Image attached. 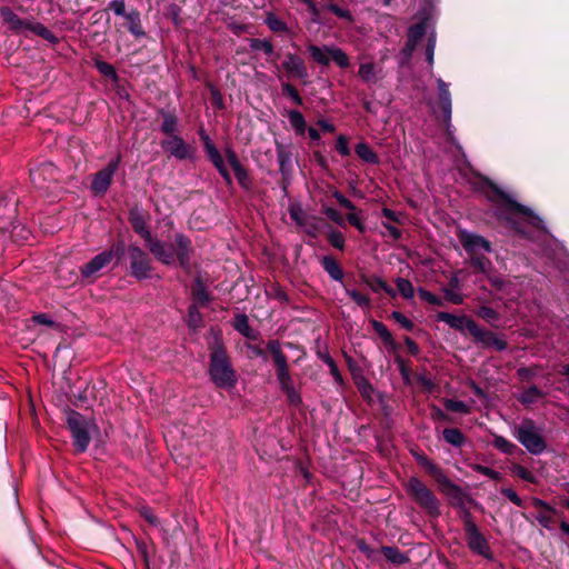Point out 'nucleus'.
<instances>
[{
    "label": "nucleus",
    "instance_id": "f257e3e1",
    "mask_svg": "<svg viewBox=\"0 0 569 569\" xmlns=\"http://www.w3.org/2000/svg\"><path fill=\"white\" fill-rule=\"evenodd\" d=\"M148 212L139 207H133L128 212V220L132 230L139 234L148 251L163 266H173L176 262L186 272L191 270V260L194 256V248L191 238L182 232L173 236V241L167 244L164 241L152 236L147 226Z\"/></svg>",
    "mask_w": 569,
    "mask_h": 569
},
{
    "label": "nucleus",
    "instance_id": "f03ea898",
    "mask_svg": "<svg viewBox=\"0 0 569 569\" xmlns=\"http://www.w3.org/2000/svg\"><path fill=\"white\" fill-rule=\"evenodd\" d=\"M478 177L479 182L477 190L480 191L488 201L493 203L496 218L507 228L526 239L530 238L527 224L539 231H546L543 220L529 207L515 200L490 178L483 174H478Z\"/></svg>",
    "mask_w": 569,
    "mask_h": 569
},
{
    "label": "nucleus",
    "instance_id": "7ed1b4c3",
    "mask_svg": "<svg viewBox=\"0 0 569 569\" xmlns=\"http://www.w3.org/2000/svg\"><path fill=\"white\" fill-rule=\"evenodd\" d=\"M208 375L210 381L219 389L230 390L238 383L237 371L221 340L209 343Z\"/></svg>",
    "mask_w": 569,
    "mask_h": 569
},
{
    "label": "nucleus",
    "instance_id": "20e7f679",
    "mask_svg": "<svg viewBox=\"0 0 569 569\" xmlns=\"http://www.w3.org/2000/svg\"><path fill=\"white\" fill-rule=\"evenodd\" d=\"M1 23L7 28V31L13 34H20L28 30L38 37L44 39L51 44H58L59 38L40 22H33L28 19L19 17L10 7H0Z\"/></svg>",
    "mask_w": 569,
    "mask_h": 569
},
{
    "label": "nucleus",
    "instance_id": "39448f33",
    "mask_svg": "<svg viewBox=\"0 0 569 569\" xmlns=\"http://www.w3.org/2000/svg\"><path fill=\"white\" fill-rule=\"evenodd\" d=\"M66 423L71 433L74 452H86L91 442V433L99 431L96 421L73 409H68L66 412Z\"/></svg>",
    "mask_w": 569,
    "mask_h": 569
},
{
    "label": "nucleus",
    "instance_id": "423d86ee",
    "mask_svg": "<svg viewBox=\"0 0 569 569\" xmlns=\"http://www.w3.org/2000/svg\"><path fill=\"white\" fill-rule=\"evenodd\" d=\"M403 488L408 497L429 517H440V500L420 478L409 477L403 483Z\"/></svg>",
    "mask_w": 569,
    "mask_h": 569
},
{
    "label": "nucleus",
    "instance_id": "0eeeda50",
    "mask_svg": "<svg viewBox=\"0 0 569 569\" xmlns=\"http://www.w3.org/2000/svg\"><path fill=\"white\" fill-rule=\"evenodd\" d=\"M267 350L271 357L277 380L280 385V389L283 393H287L295 388V382L290 373L288 357L282 350L280 340L270 339L267 341Z\"/></svg>",
    "mask_w": 569,
    "mask_h": 569
},
{
    "label": "nucleus",
    "instance_id": "6e6552de",
    "mask_svg": "<svg viewBox=\"0 0 569 569\" xmlns=\"http://www.w3.org/2000/svg\"><path fill=\"white\" fill-rule=\"evenodd\" d=\"M129 274L138 281L149 279L153 271L149 253L137 243L128 246Z\"/></svg>",
    "mask_w": 569,
    "mask_h": 569
},
{
    "label": "nucleus",
    "instance_id": "1a4fd4ad",
    "mask_svg": "<svg viewBox=\"0 0 569 569\" xmlns=\"http://www.w3.org/2000/svg\"><path fill=\"white\" fill-rule=\"evenodd\" d=\"M198 134H199L200 141L203 144V149H204L208 160L211 162L213 168L221 176L226 186L231 187L233 184V179H232V176L224 162V159L202 126L199 127Z\"/></svg>",
    "mask_w": 569,
    "mask_h": 569
},
{
    "label": "nucleus",
    "instance_id": "9d476101",
    "mask_svg": "<svg viewBox=\"0 0 569 569\" xmlns=\"http://www.w3.org/2000/svg\"><path fill=\"white\" fill-rule=\"evenodd\" d=\"M517 440L531 453L538 456L545 451L547 443L543 437L537 431L532 420H525L516 429Z\"/></svg>",
    "mask_w": 569,
    "mask_h": 569
},
{
    "label": "nucleus",
    "instance_id": "9b49d317",
    "mask_svg": "<svg viewBox=\"0 0 569 569\" xmlns=\"http://www.w3.org/2000/svg\"><path fill=\"white\" fill-rule=\"evenodd\" d=\"M439 490L448 497L449 505L459 510L466 506V502H469L475 508H480L481 506L469 495H467L460 486L450 480L447 475L442 476L438 481Z\"/></svg>",
    "mask_w": 569,
    "mask_h": 569
},
{
    "label": "nucleus",
    "instance_id": "f8f14e48",
    "mask_svg": "<svg viewBox=\"0 0 569 569\" xmlns=\"http://www.w3.org/2000/svg\"><path fill=\"white\" fill-rule=\"evenodd\" d=\"M121 161L122 157L118 153L106 167L93 174L90 189L96 196H103L109 190Z\"/></svg>",
    "mask_w": 569,
    "mask_h": 569
},
{
    "label": "nucleus",
    "instance_id": "ddd939ff",
    "mask_svg": "<svg viewBox=\"0 0 569 569\" xmlns=\"http://www.w3.org/2000/svg\"><path fill=\"white\" fill-rule=\"evenodd\" d=\"M223 159L224 162H228L229 166L231 167L240 188L246 192L252 191L254 188L253 177L250 173L249 169L242 164V162L239 159V156L231 147L224 149Z\"/></svg>",
    "mask_w": 569,
    "mask_h": 569
},
{
    "label": "nucleus",
    "instance_id": "4468645a",
    "mask_svg": "<svg viewBox=\"0 0 569 569\" xmlns=\"http://www.w3.org/2000/svg\"><path fill=\"white\" fill-rule=\"evenodd\" d=\"M465 539L467 547L472 553L481 556L482 558L490 561L495 559L490 545L483 533L480 531L479 527L466 530Z\"/></svg>",
    "mask_w": 569,
    "mask_h": 569
},
{
    "label": "nucleus",
    "instance_id": "2eb2a0df",
    "mask_svg": "<svg viewBox=\"0 0 569 569\" xmlns=\"http://www.w3.org/2000/svg\"><path fill=\"white\" fill-rule=\"evenodd\" d=\"M160 146L166 152L178 160H191L196 153V149L179 134L161 140Z\"/></svg>",
    "mask_w": 569,
    "mask_h": 569
},
{
    "label": "nucleus",
    "instance_id": "dca6fc26",
    "mask_svg": "<svg viewBox=\"0 0 569 569\" xmlns=\"http://www.w3.org/2000/svg\"><path fill=\"white\" fill-rule=\"evenodd\" d=\"M282 69L289 78L301 80L303 84L308 83V68L305 60L292 52H287L284 60L279 64V69Z\"/></svg>",
    "mask_w": 569,
    "mask_h": 569
},
{
    "label": "nucleus",
    "instance_id": "f3484780",
    "mask_svg": "<svg viewBox=\"0 0 569 569\" xmlns=\"http://www.w3.org/2000/svg\"><path fill=\"white\" fill-rule=\"evenodd\" d=\"M458 239L463 247L465 251L472 257L480 254V251L491 252V242L480 234L461 230L458 232Z\"/></svg>",
    "mask_w": 569,
    "mask_h": 569
},
{
    "label": "nucleus",
    "instance_id": "a211bd4d",
    "mask_svg": "<svg viewBox=\"0 0 569 569\" xmlns=\"http://www.w3.org/2000/svg\"><path fill=\"white\" fill-rule=\"evenodd\" d=\"M471 336L476 343H480L482 348H493L497 351H505L508 347L506 340L499 338L490 330L479 327L477 322H471Z\"/></svg>",
    "mask_w": 569,
    "mask_h": 569
},
{
    "label": "nucleus",
    "instance_id": "6ab92c4d",
    "mask_svg": "<svg viewBox=\"0 0 569 569\" xmlns=\"http://www.w3.org/2000/svg\"><path fill=\"white\" fill-rule=\"evenodd\" d=\"M59 178V169L51 162L40 163L30 169V180L38 189L47 188V183L57 181Z\"/></svg>",
    "mask_w": 569,
    "mask_h": 569
},
{
    "label": "nucleus",
    "instance_id": "aec40b11",
    "mask_svg": "<svg viewBox=\"0 0 569 569\" xmlns=\"http://www.w3.org/2000/svg\"><path fill=\"white\" fill-rule=\"evenodd\" d=\"M438 321L447 323L450 328L463 333L467 330L471 335V322H476L467 316H456L449 312L440 311L436 315Z\"/></svg>",
    "mask_w": 569,
    "mask_h": 569
},
{
    "label": "nucleus",
    "instance_id": "412c9836",
    "mask_svg": "<svg viewBox=\"0 0 569 569\" xmlns=\"http://www.w3.org/2000/svg\"><path fill=\"white\" fill-rule=\"evenodd\" d=\"M249 47L252 51H263L267 56V61L272 64L276 69H279L278 60L280 59V54L274 52L273 44L268 39L260 38H250Z\"/></svg>",
    "mask_w": 569,
    "mask_h": 569
},
{
    "label": "nucleus",
    "instance_id": "4be33fe9",
    "mask_svg": "<svg viewBox=\"0 0 569 569\" xmlns=\"http://www.w3.org/2000/svg\"><path fill=\"white\" fill-rule=\"evenodd\" d=\"M532 503L536 508H539L545 511L537 516V521L543 528L550 530L552 528V522H553L552 517H560V512L555 507H552L550 503H548L547 501L541 500L539 498H533Z\"/></svg>",
    "mask_w": 569,
    "mask_h": 569
},
{
    "label": "nucleus",
    "instance_id": "5701e85b",
    "mask_svg": "<svg viewBox=\"0 0 569 569\" xmlns=\"http://www.w3.org/2000/svg\"><path fill=\"white\" fill-rule=\"evenodd\" d=\"M437 84L439 90V109L442 112L443 122L449 123L451 120V94L449 91V86L441 78L437 80Z\"/></svg>",
    "mask_w": 569,
    "mask_h": 569
},
{
    "label": "nucleus",
    "instance_id": "b1692460",
    "mask_svg": "<svg viewBox=\"0 0 569 569\" xmlns=\"http://www.w3.org/2000/svg\"><path fill=\"white\" fill-rule=\"evenodd\" d=\"M191 296L192 303L200 305L201 307H207L212 300V297L208 292L204 280L201 274H197L193 278Z\"/></svg>",
    "mask_w": 569,
    "mask_h": 569
},
{
    "label": "nucleus",
    "instance_id": "393cba45",
    "mask_svg": "<svg viewBox=\"0 0 569 569\" xmlns=\"http://www.w3.org/2000/svg\"><path fill=\"white\" fill-rule=\"evenodd\" d=\"M110 262V253L103 250L81 267V274L83 278H90Z\"/></svg>",
    "mask_w": 569,
    "mask_h": 569
},
{
    "label": "nucleus",
    "instance_id": "a878e982",
    "mask_svg": "<svg viewBox=\"0 0 569 569\" xmlns=\"http://www.w3.org/2000/svg\"><path fill=\"white\" fill-rule=\"evenodd\" d=\"M231 325L236 331L249 340H258L260 337L259 331L250 326L249 318L246 313H236Z\"/></svg>",
    "mask_w": 569,
    "mask_h": 569
},
{
    "label": "nucleus",
    "instance_id": "bb28decb",
    "mask_svg": "<svg viewBox=\"0 0 569 569\" xmlns=\"http://www.w3.org/2000/svg\"><path fill=\"white\" fill-rule=\"evenodd\" d=\"M158 116L162 119L160 131L168 137L178 136L176 132L178 131L179 119L174 111L160 109Z\"/></svg>",
    "mask_w": 569,
    "mask_h": 569
},
{
    "label": "nucleus",
    "instance_id": "cd10ccee",
    "mask_svg": "<svg viewBox=\"0 0 569 569\" xmlns=\"http://www.w3.org/2000/svg\"><path fill=\"white\" fill-rule=\"evenodd\" d=\"M127 20V30L136 38L140 39L147 36L140 18V12L138 9L132 8L128 14H126Z\"/></svg>",
    "mask_w": 569,
    "mask_h": 569
},
{
    "label": "nucleus",
    "instance_id": "c85d7f7f",
    "mask_svg": "<svg viewBox=\"0 0 569 569\" xmlns=\"http://www.w3.org/2000/svg\"><path fill=\"white\" fill-rule=\"evenodd\" d=\"M321 267L329 274V277L335 280L342 282L345 278V272L341 266L332 256H323L320 260Z\"/></svg>",
    "mask_w": 569,
    "mask_h": 569
},
{
    "label": "nucleus",
    "instance_id": "c756f323",
    "mask_svg": "<svg viewBox=\"0 0 569 569\" xmlns=\"http://www.w3.org/2000/svg\"><path fill=\"white\" fill-rule=\"evenodd\" d=\"M276 152H277V161L279 164V171L282 174L283 180H286L292 171L291 166V153L286 150L283 144L277 143L276 144Z\"/></svg>",
    "mask_w": 569,
    "mask_h": 569
},
{
    "label": "nucleus",
    "instance_id": "7c9ffc66",
    "mask_svg": "<svg viewBox=\"0 0 569 569\" xmlns=\"http://www.w3.org/2000/svg\"><path fill=\"white\" fill-rule=\"evenodd\" d=\"M370 325H371L372 329L375 330V332L381 338L382 342L387 347H389L392 351H396L399 349V345L396 342V340L393 339V336L391 335V332L389 331V329L387 328V326L383 322L372 319L370 321Z\"/></svg>",
    "mask_w": 569,
    "mask_h": 569
},
{
    "label": "nucleus",
    "instance_id": "2f4dec72",
    "mask_svg": "<svg viewBox=\"0 0 569 569\" xmlns=\"http://www.w3.org/2000/svg\"><path fill=\"white\" fill-rule=\"evenodd\" d=\"M308 52L310 53V57L312 60L323 67H328L330 64V53L331 46H317L313 43H310L307 47Z\"/></svg>",
    "mask_w": 569,
    "mask_h": 569
},
{
    "label": "nucleus",
    "instance_id": "473e14b6",
    "mask_svg": "<svg viewBox=\"0 0 569 569\" xmlns=\"http://www.w3.org/2000/svg\"><path fill=\"white\" fill-rule=\"evenodd\" d=\"M380 552L389 562L396 566L406 565L410 561L409 557L395 546H381Z\"/></svg>",
    "mask_w": 569,
    "mask_h": 569
},
{
    "label": "nucleus",
    "instance_id": "72a5a7b5",
    "mask_svg": "<svg viewBox=\"0 0 569 569\" xmlns=\"http://www.w3.org/2000/svg\"><path fill=\"white\" fill-rule=\"evenodd\" d=\"M417 462L425 468L426 472L437 482L442 476H445V471L432 460H430L426 455H418L416 457Z\"/></svg>",
    "mask_w": 569,
    "mask_h": 569
},
{
    "label": "nucleus",
    "instance_id": "f704fd0d",
    "mask_svg": "<svg viewBox=\"0 0 569 569\" xmlns=\"http://www.w3.org/2000/svg\"><path fill=\"white\" fill-rule=\"evenodd\" d=\"M470 266L473 268V272H480L485 276H488L491 271H493V264L489 258L485 254H473L470 257Z\"/></svg>",
    "mask_w": 569,
    "mask_h": 569
},
{
    "label": "nucleus",
    "instance_id": "c9c22d12",
    "mask_svg": "<svg viewBox=\"0 0 569 569\" xmlns=\"http://www.w3.org/2000/svg\"><path fill=\"white\" fill-rule=\"evenodd\" d=\"M356 154L366 163L378 164L380 159L367 142H359L355 148Z\"/></svg>",
    "mask_w": 569,
    "mask_h": 569
},
{
    "label": "nucleus",
    "instance_id": "e433bc0d",
    "mask_svg": "<svg viewBox=\"0 0 569 569\" xmlns=\"http://www.w3.org/2000/svg\"><path fill=\"white\" fill-rule=\"evenodd\" d=\"M428 20V17H425L419 22L410 26L407 33V40L418 44L427 32Z\"/></svg>",
    "mask_w": 569,
    "mask_h": 569
},
{
    "label": "nucleus",
    "instance_id": "4c0bfd02",
    "mask_svg": "<svg viewBox=\"0 0 569 569\" xmlns=\"http://www.w3.org/2000/svg\"><path fill=\"white\" fill-rule=\"evenodd\" d=\"M287 118L297 136H305L307 131V122L303 114L299 110H289Z\"/></svg>",
    "mask_w": 569,
    "mask_h": 569
},
{
    "label": "nucleus",
    "instance_id": "58836bf2",
    "mask_svg": "<svg viewBox=\"0 0 569 569\" xmlns=\"http://www.w3.org/2000/svg\"><path fill=\"white\" fill-rule=\"evenodd\" d=\"M442 437L447 443L456 448H461L467 442L466 436L458 428H446L442 431Z\"/></svg>",
    "mask_w": 569,
    "mask_h": 569
},
{
    "label": "nucleus",
    "instance_id": "ea45409f",
    "mask_svg": "<svg viewBox=\"0 0 569 569\" xmlns=\"http://www.w3.org/2000/svg\"><path fill=\"white\" fill-rule=\"evenodd\" d=\"M543 397L545 392L540 388L537 386H530L521 392L518 397V401L523 406H530Z\"/></svg>",
    "mask_w": 569,
    "mask_h": 569
},
{
    "label": "nucleus",
    "instance_id": "a19ab883",
    "mask_svg": "<svg viewBox=\"0 0 569 569\" xmlns=\"http://www.w3.org/2000/svg\"><path fill=\"white\" fill-rule=\"evenodd\" d=\"M93 66L103 77L110 79L113 83H118L120 81V77L111 63L101 59H96Z\"/></svg>",
    "mask_w": 569,
    "mask_h": 569
},
{
    "label": "nucleus",
    "instance_id": "79ce46f5",
    "mask_svg": "<svg viewBox=\"0 0 569 569\" xmlns=\"http://www.w3.org/2000/svg\"><path fill=\"white\" fill-rule=\"evenodd\" d=\"M104 251L110 253V261L116 259V264H119L124 254H128V246L122 238H118L110 248Z\"/></svg>",
    "mask_w": 569,
    "mask_h": 569
},
{
    "label": "nucleus",
    "instance_id": "37998d69",
    "mask_svg": "<svg viewBox=\"0 0 569 569\" xmlns=\"http://www.w3.org/2000/svg\"><path fill=\"white\" fill-rule=\"evenodd\" d=\"M199 308H202L200 305L191 303L188 307V316H187V326L190 329H198L202 326L203 318L201 312L199 311Z\"/></svg>",
    "mask_w": 569,
    "mask_h": 569
},
{
    "label": "nucleus",
    "instance_id": "c03bdc74",
    "mask_svg": "<svg viewBox=\"0 0 569 569\" xmlns=\"http://www.w3.org/2000/svg\"><path fill=\"white\" fill-rule=\"evenodd\" d=\"M358 76L368 84H375L378 81L376 66L373 62L361 63L358 70Z\"/></svg>",
    "mask_w": 569,
    "mask_h": 569
},
{
    "label": "nucleus",
    "instance_id": "a18cd8bd",
    "mask_svg": "<svg viewBox=\"0 0 569 569\" xmlns=\"http://www.w3.org/2000/svg\"><path fill=\"white\" fill-rule=\"evenodd\" d=\"M492 445L496 449L500 450L501 452L506 455H513L517 451H521L517 445L509 441L502 436L496 435L492 441Z\"/></svg>",
    "mask_w": 569,
    "mask_h": 569
},
{
    "label": "nucleus",
    "instance_id": "49530a36",
    "mask_svg": "<svg viewBox=\"0 0 569 569\" xmlns=\"http://www.w3.org/2000/svg\"><path fill=\"white\" fill-rule=\"evenodd\" d=\"M343 288H345V291L346 293L351 298V300L357 303L360 308L362 309H371L372 307V303H371V299L359 292L358 290L356 289H350L348 287V284H343Z\"/></svg>",
    "mask_w": 569,
    "mask_h": 569
},
{
    "label": "nucleus",
    "instance_id": "de8ad7c7",
    "mask_svg": "<svg viewBox=\"0 0 569 569\" xmlns=\"http://www.w3.org/2000/svg\"><path fill=\"white\" fill-rule=\"evenodd\" d=\"M330 60H332L341 69H348L351 66L348 54L339 47L331 46Z\"/></svg>",
    "mask_w": 569,
    "mask_h": 569
},
{
    "label": "nucleus",
    "instance_id": "09e8293b",
    "mask_svg": "<svg viewBox=\"0 0 569 569\" xmlns=\"http://www.w3.org/2000/svg\"><path fill=\"white\" fill-rule=\"evenodd\" d=\"M318 358L323 361L330 369V373L337 382H342V375L335 361V359L327 352L318 351Z\"/></svg>",
    "mask_w": 569,
    "mask_h": 569
},
{
    "label": "nucleus",
    "instance_id": "8fccbe9b",
    "mask_svg": "<svg viewBox=\"0 0 569 569\" xmlns=\"http://www.w3.org/2000/svg\"><path fill=\"white\" fill-rule=\"evenodd\" d=\"M281 93L282 96L289 98L296 106L302 107L303 99L300 96L298 89L290 82L281 83Z\"/></svg>",
    "mask_w": 569,
    "mask_h": 569
},
{
    "label": "nucleus",
    "instance_id": "3c124183",
    "mask_svg": "<svg viewBox=\"0 0 569 569\" xmlns=\"http://www.w3.org/2000/svg\"><path fill=\"white\" fill-rule=\"evenodd\" d=\"M361 282L368 286L373 292H380L387 289V282L379 276L361 274Z\"/></svg>",
    "mask_w": 569,
    "mask_h": 569
},
{
    "label": "nucleus",
    "instance_id": "603ef678",
    "mask_svg": "<svg viewBox=\"0 0 569 569\" xmlns=\"http://www.w3.org/2000/svg\"><path fill=\"white\" fill-rule=\"evenodd\" d=\"M397 290L405 299H412L415 296V288L409 279L398 277L395 280Z\"/></svg>",
    "mask_w": 569,
    "mask_h": 569
},
{
    "label": "nucleus",
    "instance_id": "864d4df0",
    "mask_svg": "<svg viewBox=\"0 0 569 569\" xmlns=\"http://www.w3.org/2000/svg\"><path fill=\"white\" fill-rule=\"evenodd\" d=\"M443 406L448 411L451 412H458L462 415H468L470 412L469 406L461 400L446 398L443 399Z\"/></svg>",
    "mask_w": 569,
    "mask_h": 569
},
{
    "label": "nucleus",
    "instance_id": "5fc2aeb1",
    "mask_svg": "<svg viewBox=\"0 0 569 569\" xmlns=\"http://www.w3.org/2000/svg\"><path fill=\"white\" fill-rule=\"evenodd\" d=\"M268 28L273 32H287V23L274 13H269L264 20Z\"/></svg>",
    "mask_w": 569,
    "mask_h": 569
},
{
    "label": "nucleus",
    "instance_id": "6e6d98bb",
    "mask_svg": "<svg viewBox=\"0 0 569 569\" xmlns=\"http://www.w3.org/2000/svg\"><path fill=\"white\" fill-rule=\"evenodd\" d=\"M323 10H328L340 19H345L348 22H353V17L348 9H343L333 2H328L322 7Z\"/></svg>",
    "mask_w": 569,
    "mask_h": 569
},
{
    "label": "nucleus",
    "instance_id": "4d7b16f0",
    "mask_svg": "<svg viewBox=\"0 0 569 569\" xmlns=\"http://www.w3.org/2000/svg\"><path fill=\"white\" fill-rule=\"evenodd\" d=\"M476 313L479 318H481L482 320L487 321L490 325H493L496 321L500 319L499 312L488 306H481Z\"/></svg>",
    "mask_w": 569,
    "mask_h": 569
},
{
    "label": "nucleus",
    "instance_id": "13d9d810",
    "mask_svg": "<svg viewBox=\"0 0 569 569\" xmlns=\"http://www.w3.org/2000/svg\"><path fill=\"white\" fill-rule=\"evenodd\" d=\"M458 516L463 525V531L478 527L470 509L467 508V506L458 510Z\"/></svg>",
    "mask_w": 569,
    "mask_h": 569
},
{
    "label": "nucleus",
    "instance_id": "bf43d9fd",
    "mask_svg": "<svg viewBox=\"0 0 569 569\" xmlns=\"http://www.w3.org/2000/svg\"><path fill=\"white\" fill-rule=\"evenodd\" d=\"M511 471L513 475L519 477L520 479L530 482L536 483V477L532 475L531 471H529L526 467L519 463H513L511 467Z\"/></svg>",
    "mask_w": 569,
    "mask_h": 569
},
{
    "label": "nucleus",
    "instance_id": "052dcab7",
    "mask_svg": "<svg viewBox=\"0 0 569 569\" xmlns=\"http://www.w3.org/2000/svg\"><path fill=\"white\" fill-rule=\"evenodd\" d=\"M209 91H210V101L211 103L218 109L223 110L226 108L223 97L220 92V90L214 87L212 83L207 84Z\"/></svg>",
    "mask_w": 569,
    "mask_h": 569
},
{
    "label": "nucleus",
    "instance_id": "680f3d73",
    "mask_svg": "<svg viewBox=\"0 0 569 569\" xmlns=\"http://www.w3.org/2000/svg\"><path fill=\"white\" fill-rule=\"evenodd\" d=\"M472 470L480 475H483L495 481H500L502 479V476L499 471H496L487 466L476 463L472 466Z\"/></svg>",
    "mask_w": 569,
    "mask_h": 569
},
{
    "label": "nucleus",
    "instance_id": "e2e57ef3",
    "mask_svg": "<svg viewBox=\"0 0 569 569\" xmlns=\"http://www.w3.org/2000/svg\"><path fill=\"white\" fill-rule=\"evenodd\" d=\"M327 241L336 249L343 250L345 249V237L338 230H331L327 234Z\"/></svg>",
    "mask_w": 569,
    "mask_h": 569
},
{
    "label": "nucleus",
    "instance_id": "0e129e2a",
    "mask_svg": "<svg viewBox=\"0 0 569 569\" xmlns=\"http://www.w3.org/2000/svg\"><path fill=\"white\" fill-rule=\"evenodd\" d=\"M418 295L421 300H423L432 306H438V307L443 306V301L441 298H439L438 296L433 295L432 292L428 291L425 288H419Z\"/></svg>",
    "mask_w": 569,
    "mask_h": 569
},
{
    "label": "nucleus",
    "instance_id": "69168bd1",
    "mask_svg": "<svg viewBox=\"0 0 569 569\" xmlns=\"http://www.w3.org/2000/svg\"><path fill=\"white\" fill-rule=\"evenodd\" d=\"M390 317L397 323H399L403 329H406L408 331L413 330L415 323L409 318H407L403 313H401L400 311H392Z\"/></svg>",
    "mask_w": 569,
    "mask_h": 569
},
{
    "label": "nucleus",
    "instance_id": "338daca9",
    "mask_svg": "<svg viewBox=\"0 0 569 569\" xmlns=\"http://www.w3.org/2000/svg\"><path fill=\"white\" fill-rule=\"evenodd\" d=\"M490 284L498 291H503L507 284L509 283L503 277L497 276L491 271L488 276H486Z\"/></svg>",
    "mask_w": 569,
    "mask_h": 569
},
{
    "label": "nucleus",
    "instance_id": "774afa93",
    "mask_svg": "<svg viewBox=\"0 0 569 569\" xmlns=\"http://www.w3.org/2000/svg\"><path fill=\"white\" fill-rule=\"evenodd\" d=\"M336 150L342 156V157H349L351 154L348 138L345 134H340L337 138L336 142Z\"/></svg>",
    "mask_w": 569,
    "mask_h": 569
}]
</instances>
